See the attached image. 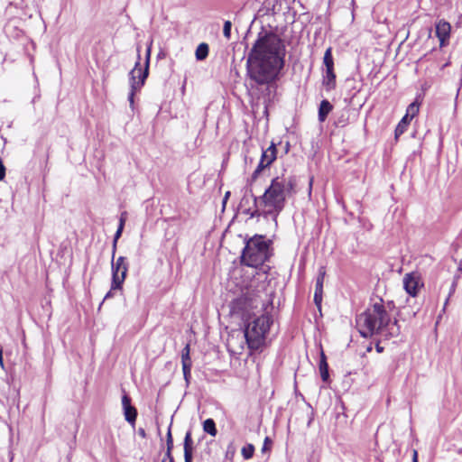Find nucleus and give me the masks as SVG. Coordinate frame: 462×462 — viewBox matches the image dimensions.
Instances as JSON below:
<instances>
[{"mask_svg": "<svg viewBox=\"0 0 462 462\" xmlns=\"http://www.w3.org/2000/svg\"><path fill=\"white\" fill-rule=\"evenodd\" d=\"M285 46L271 32H261L248 53L246 70L252 87L267 86L275 81L284 66Z\"/></svg>", "mask_w": 462, "mask_h": 462, "instance_id": "1", "label": "nucleus"}, {"mask_svg": "<svg viewBox=\"0 0 462 462\" xmlns=\"http://www.w3.org/2000/svg\"><path fill=\"white\" fill-rule=\"evenodd\" d=\"M356 321L360 335L365 338L374 336L390 338L400 334L397 320H391L390 314L381 298L359 314Z\"/></svg>", "mask_w": 462, "mask_h": 462, "instance_id": "2", "label": "nucleus"}, {"mask_svg": "<svg viewBox=\"0 0 462 462\" xmlns=\"http://www.w3.org/2000/svg\"><path fill=\"white\" fill-rule=\"evenodd\" d=\"M296 180L293 177L277 176L273 178L260 197L254 196L255 207L266 208L264 216H272L274 219L283 210L287 199L295 193Z\"/></svg>", "mask_w": 462, "mask_h": 462, "instance_id": "3", "label": "nucleus"}, {"mask_svg": "<svg viewBox=\"0 0 462 462\" xmlns=\"http://www.w3.org/2000/svg\"><path fill=\"white\" fill-rule=\"evenodd\" d=\"M272 245L271 239L262 235H254L245 243L241 254V263L254 268L263 265L273 255Z\"/></svg>", "mask_w": 462, "mask_h": 462, "instance_id": "4", "label": "nucleus"}, {"mask_svg": "<svg viewBox=\"0 0 462 462\" xmlns=\"http://www.w3.org/2000/svg\"><path fill=\"white\" fill-rule=\"evenodd\" d=\"M272 324L273 318L266 313L254 318L245 325L244 337L251 350H257L263 345Z\"/></svg>", "mask_w": 462, "mask_h": 462, "instance_id": "5", "label": "nucleus"}, {"mask_svg": "<svg viewBox=\"0 0 462 462\" xmlns=\"http://www.w3.org/2000/svg\"><path fill=\"white\" fill-rule=\"evenodd\" d=\"M137 61L135 62L134 68L130 71V92L128 95V101L130 103V106H134V97L136 91H139L142 87L144 85L145 79H147L149 75V65H150V59H151V44L147 47L146 53H145V66L143 70L142 71L139 68L140 66V60H141V55H140V49H137Z\"/></svg>", "mask_w": 462, "mask_h": 462, "instance_id": "6", "label": "nucleus"}, {"mask_svg": "<svg viewBox=\"0 0 462 462\" xmlns=\"http://www.w3.org/2000/svg\"><path fill=\"white\" fill-rule=\"evenodd\" d=\"M111 270V290H122L128 271L126 258L125 256H119L116 261L112 260Z\"/></svg>", "mask_w": 462, "mask_h": 462, "instance_id": "7", "label": "nucleus"}, {"mask_svg": "<svg viewBox=\"0 0 462 462\" xmlns=\"http://www.w3.org/2000/svg\"><path fill=\"white\" fill-rule=\"evenodd\" d=\"M403 289L411 297H417L424 286L421 275L418 272L408 273L402 279Z\"/></svg>", "mask_w": 462, "mask_h": 462, "instance_id": "8", "label": "nucleus"}, {"mask_svg": "<svg viewBox=\"0 0 462 462\" xmlns=\"http://www.w3.org/2000/svg\"><path fill=\"white\" fill-rule=\"evenodd\" d=\"M122 406L125 420L133 427H134L137 417V410L131 404V398L126 393L122 396Z\"/></svg>", "mask_w": 462, "mask_h": 462, "instance_id": "9", "label": "nucleus"}, {"mask_svg": "<svg viewBox=\"0 0 462 462\" xmlns=\"http://www.w3.org/2000/svg\"><path fill=\"white\" fill-rule=\"evenodd\" d=\"M184 461L193 460V440L191 437V431L188 430L184 438Z\"/></svg>", "mask_w": 462, "mask_h": 462, "instance_id": "10", "label": "nucleus"}, {"mask_svg": "<svg viewBox=\"0 0 462 462\" xmlns=\"http://www.w3.org/2000/svg\"><path fill=\"white\" fill-rule=\"evenodd\" d=\"M322 84L327 91H331L336 88V74L334 69H325Z\"/></svg>", "mask_w": 462, "mask_h": 462, "instance_id": "11", "label": "nucleus"}, {"mask_svg": "<svg viewBox=\"0 0 462 462\" xmlns=\"http://www.w3.org/2000/svg\"><path fill=\"white\" fill-rule=\"evenodd\" d=\"M277 157V149L273 143L271 145L263 151L261 155V161L265 162L268 166H270Z\"/></svg>", "mask_w": 462, "mask_h": 462, "instance_id": "12", "label": "nucleus"}, {"mask_svg": "<svg viewBox=\"0 0 462 462\" xmlns=\"http://www.w3.org/2000/svg\"><path fill=\"white\" fill-rule=\"evenodd\" d=\"M450 25L448 23H439L436 27V34L443 45L444 42L449 37Z\"/></svg>", "mask_w": 462, "mask_h": 462, "instance_id": "13", "label": "nucleus"}, {"mask_svg": "<svg viewBox=\"0 0 462 462\" xmlns=\"http://www.w3.org/2000/svg\"><path fill=\"white\" fill-rule=\"evenodd\" d=\"M333 106L329 103L328 100L324 99L320 102L319 107V122H324L327 119L328 115L332 111Z\"/></svg>", "mask_w": 462, "mask_h": 462, "instance_id": "14", "label": "nucleus"}, {"mask_svg": "<svg viewBox=\"0 0 462 462\" xmlns=\"http://www.w3.org/2000/svg\"><path fill=\"white\" fill-rule=\"evenodd\" d=\"M319 369L320 373V376L323 382H328L329 378L328 374V365L327 362V357L323 351L320 354V359L319 364Z\"/></svg>", "mask_w": 462, "mask_h": 462, "instance_id": "15", "label": "nucleus"}, {"mask_svg": "<svg viewBox=\"0 0 462 462\" xmlns=\"http://www.w3.org/2000/svg\"><path fill=\"white\" fill-rule=\"evenodd\" d=\"M166 452L165 457L168 458V462H174L173 456L171 454L173 449V439L171 435V426L168 429V432L166 434Z\"/></svg>", "mask_w": 462, "mask_h": 462, "instance_id": "16", "label": "nucleus"}, {"mask_svg": "<svg viewBox=\"0 0 462 462\" xmlns=\"http://www.w3.org/2000/svg\"><path fill=\"white\" fill-rule=\"evenodd\" d=\"M411 122V119H409L407 116H403L399 124L397 125L394 134L395 138L398 139L400 135H402L406 130Z\"/></svg>", "mask_w": 462, "mask_h": 462, "instance_id": "17", "label": "nucleus"}, {"mask_svg": "<svg viewBox=\"0 0 462 462\" xmlns=\"http://www.w3.org/2000/svg\"><path fill=\"white\" fill-rule=\"evenodd\" d=\"M326 271L324 267L319 269V273L316 279L315 292L323 294V282L325 278Z\"/></svg>", "mask_w": 462, "mask_h": 462, "instance_id": "18", "label": "nucleus"}, {"mask_svg": "<svg viewBox=\"0 0 462 462\" xmlns=\"http://www.w3.org/2000/svg\"><path fill=\"white\" fill-rule=\"evenodd\" d=\"M208 55V45L205 42L200 43L195 52L198 60H204Z\"/></svg>", "mask_w": 462, "mask_h": 462, "instance_id": "19", "label": "nucleus"}, {"mask_svg": "<svg viewBox=\"0 0 462 462\" xmlns=\"http://www.w3.org/2000/svg\"><path fill=\"white\" fill-rule=\"evenodd\" d=\"M203 430L205 432L208 433L209 435L215 437L217 433L216 423L214 420L212 419H207L203 422Z\"/></svg>", "mask_w": 462, "mask_h": 462, "instance_id": "20", "label": "nucleus"}, {"mask_svg": "<svg viewBox=\"0 0 462 462\" xmlns=\"http://www.w3.org/2000/svg\"><path fill=\"white\" fill-rule=\"evenodd\" d=\"M190 348L189 345L187 344L181 351V364L182 366H192L191 358L189 356Z\"/></svg>", "mask_w": 462, "mask_h": 462, "instance_id": "21", "label": "nucleus"}, {"mask_svg": "<svg viewBox=\"0 0 462 462\" xmlns=\"http://www.w3.org/2000/svg\"><path fill=\"white\" fill-rule=\"evenodd\" d=\"M323 63L326 69H334V60L332 56V49L330 47L328 48L324 53Z\"/></svg>", "mask_w": 462, "mask_h": 462, "instance_id": "22", "label": "nucleus"}, {"mask_svg": "<svg viewBox=\"0 0 462 462\" xmlns=\"http://www.w3.org/2000/svg\"><path fill=\"white\" fill-rule=\"evenodd\" d=\"M419 113V104L414 101L411 103L406 110V114L404 116H407L409 119H412Z\"/></svg>", "mask_w": 462, "mask_h": 462, "instance_id": "23", "label": "nucleus"}, {"mask_svg": "<svg viewBox=\"0 0 462 462\" xmlns=\"http://www.w3.org/2000/svg\"><path fill=\"white\" fill-rule=\"evenodd\" d=\"M242 456L245 459H250L253 457L254 453V447L253 444H247L242 448Z\"/></svg>", "mask_w": 462, "mask_h": 462, "instance_id": "24", "label": "nucleus"}, {"mask_svg": "<svg viewBox=\"0 0 462 462\" xmlns=\"http://www.w3.org/2000/svg\"><path fill=\"white\" fill-rule=\"evenodd\" d=\"M268 167L269 166L265 162L260 160L256 169L254 171L251 176V181H254L259 177L260 173Z\"/></svg>", "mask_w": 462, "mask_h": 462, "instance_id": "25", "label": "nucleus"}, {"mask_svg": "<svg viewBox=\"0 0 462 462\" xmlns=\"http://www.w3.org/2000/svg\"><path fill=\"white\" fill-rule=\"evenodd\" d=\"M231 28L232 23L230 21H226L223 27V34L226 39L229 40L231 38Z\"/></svg>", "mask_w": 462, "mask_h": 462, "instance_id": "26", "label": "nucleus"}, {"mask_svg": "<svg viewBox=\"0 0 462 462\" xmlns=\"http://www.w3.org/2000/svg\"><path fill=\"white\" fill-rule=\"evenodd\" d=\"M182 372L185 381L189 383L191 377V366H182Z\"/></svg>", "mask_w": 462, "mask_h": 462, "instance_id": "27", "label": "nucleus"}, {"mask_svg": "<svg viewBox=\"0 0 462 462\" xmlns=\"http://www.w3.org/2000/svg\"><path fill=\"white\" fill-rule=\"evenodd\" d=\"M273 441L269 437H266L263 441V445L262 447V452H266L271 450Z\"/></svg>", "mask_w": 462, "mask_h": 462, "instance_id": "28", "label": "nucleus"}, {"mask_svg": "<svg viewBox=\"0 0 462 462\" xmlns=\"http://www.w3.org/2000/svg\"><path fill=\"white\" fill-rule=\"evenodd\" d=\"M322 301V293H314V302L318 307H320Z\"/></svg>", "mask_w": 462, "mask_h": 462, "instance_id": "29", "label": "nucleus"}, {"mask_svg": "<svg viewBox=\"0 0 462 462\" xmlns=\"http://www.w3.org/2000/svg\"><path fill=\"white\" fill-rule=\"evenodd\" d=\"M123 230H124V228H122V225H118L117 230L114 236L115 241H118V239L120 238V236L122 235Z\"/></svg>", "mask_w": 462, "mask_h": 462, "instance_id": "30", "label": "nucleus"}, {"mask_svg": "<svg viewBox=\"0 0 462 462\" xmlns=\"http://www.w3.org/2000/svg\"><path fill=\"white\" fill-rule=\"evenodd\" d=\"M5 176V167L3 162L0 161V180H2Z\"/></svg>", "mask_w": 462, "mask_h": 462, "instance_id": "31", "label": "nucleus"}, {"mask_svg": "<svg viewBox=\"0 0 462 462\" xmlns=\"http://www.w3.org/2000/svg\"><path fill=\"white\" fill-rule=\"evenodd\" d=\"M125 219H126V212H123L121 214L120 219H119V225H122V228H124V226H125Z\"/></svg>", "mask_w": 462, "mask_h": 462, "instance_id": "32", "label": "nucleus"}, {"mask_svg": "<svg viewBox=\"0 0 462 462\" xmlns=\"http://www.w3.org/2000/svg\"><path fill=\"white\" fill-rule=\"evenodd\" d=\"M117 241H113L112 246V260H115L116 251Z\"/></svg>", "mask_w": 462, "mask_h": 462, "instance_id": "33", "label": "nucleus"}, {"mask_svg": "<svg viewBox=\"0 0 462 462\" xmlns=\"http://www.w3.org/2000/svg\"><path fill=\"white\" fill-rule=\"evenodd\" d=\"M386 308V310L389 312V310H392L394 308V304L393 301H388L387 305H384Z\"/></svg>", "mask_w": 462, "mask_h": 462, "instance_id": "34", "label": "nucleus"}, {"mask_svg": "<svg viewBox=\"0 0 462 462\" xmlns=\"http://www.w3.org/2000/svg\"><path fill=\"white\" fill-rule=\"evenodd\" d=\"M412 462H419V460H418V451L416 449L412 450Z\"/></svg>", "mask_w": 462, "mask_h": 462, "instance_id": "35", "label": "nucleus"}, {"mask_svg": "<svg viewBox=\"0 0 462 462\" xmlns=\"http://www.w3.org/2000/svg\"><path fill=\"white\" fill-rule=\"evenodd\" d=\"M138 434H139V436H141L142 438H145V437H146L145 430H144V429H143V428H139V430H138Z\"/></svg>", "mask_w": 462, "mask_h": 462, "instance_id": "36", "label": "nucleus"}, {"mask_svg": "<svg viewBox=\"0 0 462 462\" xmlns=\"http://www.w3.org/2000/svg\"><path fill=\"white\" fill-rule=\"evenodd\" d=\"M260 215H261V213H260V211H259V209H258V208L254 209V210L251 213V217H258V216H260Z\"/></svg>", "mask_w": 462, "mask_h": 462, "instance_id": "37", "label": "nucleus"}, {"mask_svg": "<svg viewBox=\"0 0 462 462\" xmlns=\"http://www.w3.org/2000/svg\"><path fill=\"white\" fill-rule=\"evenodd\" d=\"M114 290H111L106 294V296L104 297V300L109 299V298H112L113 297V291Z\"/></svg>", "mask_w": 462, "mask_h": 462, "instance_id": "38", "label": "nucleus"}, {"mask_svg": "<svg viewBox=\"0 0 462 462\" xmlns=\"http://www.w3.org/2000/svg\"><path fill=\"white\" fill-rule=\"evenodd\" d=\"M230 196V191L226 192L224 199H223V204L225 205L226 203V200L228 197Z\"/></svg>", "mask_w": 462, "mask_h": 462, "instance_id": "39", "label": "nucleus"}, {"mask_svg": "<svg viewBox=\"0 0 462 462\" xmlns=\"http://www.w3.org/2000/svg\"><path fill=\"white\" fill-rule=\"evenodd\" d=\"M243 300H247L246 297L239 298L235 301V304L239 305Z\"/></svg>", "mask_w": 462, "mask_h": 462, "instance_id": "40", "label": "nucleus"}, {"mask_svg": "<svg viewBox=\"0 0 462 462\" xmlns=\"http://www.w3.org/2000/svg\"><path fill=\"white\" fill-rule=\"evenodd\" d=\"M383 348L382 346H380L378 344L376 345V350H377L378 352H382V351H383Z\"/></svg>", "mask_w": 462, "mask_h": 462, "instance_id": "41", "label": "nucleus"}, {"mask_svg": "<svg viewBox=\"0 0 462 462\" xmlns=\"http://www.w3.org/2000/svg\"><path fill=\"white\" fill-rule=\"evenodd\" d=\"M312 180L310 182V194L311 193Z\"/></svg>", "mask_w": 462, "mask_h": 462, "instance_id": "42", "label": "nucleus"}, {"mask_svg": "<svg viewBox=\"0 0 462 462\" xmlns=\"http://www.w3.org/2000/svg\"><path fill=\"white\" fill-rule=\"evenodd\" d=\"M168 458L166 457H164V458L162 459V462H167Z\"/></svg>", "mask_w": 462, "mask_h": 462, "instance_id": "43", "label": "nucleus"}, {"mask_svg": "<svg viewBox=\"0 0 462 462\" xmlns=\"http://www.w3.org/2000/svg\"><path fill=\"white\" fill-rule=\"evenodd\" d=\"M459 91H460V88H457V97H458Z\"/></svg>", "mask_w": 462, "mask_h": 462, "instance_id": "44", "label": "nucleus"}, {"mask_svg": "<svg viewBox=\"0 0 462 462\" xmlns=\"http://www.w3.org/2000/svg\"><path fill=\"white\" fill-rule=\"evenodd\" d=\"M185 462H192V461H185Z\"/></svg>", "mask_w": 462, "mask_h": 462, "instance_id": "45", "label": "nucleus"}]
</instances>
